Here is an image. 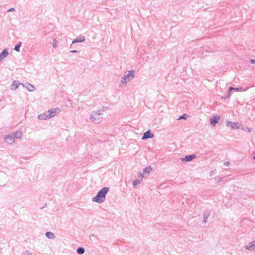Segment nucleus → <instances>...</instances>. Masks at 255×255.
Returning <instances> with one entry per match:
<instances>
[{"label": "nucleus", "instance_id": "nucleus-1", "mask_svg": "<svg viewBox=\"0 0 255 255\" xmlns=\"http://www.w3.org/2000/svg\"><path fill=\"white\" fill-rule=\"evenodd\" d=\"M59 112L60 109L59 108H53L39 115L38 119L40 120H46L55 116Z\"/></svg>", "mask_w": 255, "mask_h": 255}, {"label": "nucleus", "instance_id": "nucleus-2", "mask_svg": "<svg viewBox=\"0 0 255 255\" xmlns=\"http://www.w3.org/2000/svg\"><path fill=\"white\" fill-rule=\"evenodd\" d=\"M109 188L107 187L103 188L101 190H100L96 196L94 197L92 200L94 202L101 203L104 201L105 198L106 194H107Z\"/></svg>", "mask_w": 255, "mask_h": 255}, {"label": "nucleus", "instance_id": "nucleus-3", "mask_svg": "<svg viewBox=\"0 0 255 255\" xmlns=\"http://www.w3.org/2000/svg\"><path fill=\"white\" fill-rule=\"evenodd\" d=\"M134 77V73L132 71H129V73L126 75H125L121 80V83L123 84H126L130 80L132 79Z\"/></svg>", "mask_w": 255, "mask_h": 255}, {"label": "nucleus", "instance_id": "nucleus-4", "mask_svg": "<svg viewBox=\"0 0 255 255\" xmlns=\"http://www.w3.org/2000/svg\"><path fill=\"white\" fill-rule=\"evenodd\" d=\"M227 125L232 129H238L239 128L238 123H237L228 122Z\"/></svg>", "mask_w": 255, "mask_h": 255}, {"label": "nucleus", "instance_id": "nucleus-5", "mask_svg": "<svg viewBox=\"0 0 255 255\" xmlns=\"http://www.w3.org/2000/svg\"><path fill=\"white\" fill-rule=\"evenodd\" d=\"M154 137V135L150 131H148L144 133L143 136L142 138V140L147 139V138H151Z\"/></svg>", "mask_w": 255, "mask_h": 255}, {"label": "nucleus", "instance_id": "nucleus-6", "mask_svg": "<svg viewBox=\"0 0 255 255\" xmlns=\"http://www.w3.org/2000/svg\"><path fill=\"white\" fill-rule=\"evenodd\" d=\"M220 120V117L218 115L214 116L211 119L210 121V123L212 125L215 126L216 124H217Z\"/></svg>", "mask_w": 255, "mask_h": 255}, {"label": "nucleus", "instance_id": "nucleus-7", "mask_svg": "<svg viewBox=\"0 0 255 255\" xmlns=\"http://www.w3.org/2000/svg\"><path fill=\"white\" fill-rule=\"evenodd\" d=\"M8 54V53L6 49L4 50L0 54V61L2 60L4 58L6 57L7 56Z\"/></svg>", "mask_w": 255, "mask_h": 255}, {"label": "nucleus", "instance_id": "nucleus-8", "mask_svg": "<svg viewBox=\"0 0 255 255\" xmlns=\"http://www.w3.org/2000/svg\"><path fill=\"white\" fill-rule=\"evenodd\" d=\"M144 175H140L139 176V178L140 179V180H135L134 181H133V185L134 186H136L137 185V184H138L139 183H140V182L141 181L142 178L144 177Z\"/></svg>", "mask_w": 255, "mask_h": 255}, {"label": "nucleus", "instance_id": "nucleus-9", "mask_svg": "<svg viewBox=\"0 0 255 255\" xmlns=\"http://www.w3.org/2000/svg\"><path fill=\"white\" fill-rule=\"evenodd\" d=\"M195 157V155H189V156H186L185 158L184 159H182V160L183 161H190L192 159H193Z\"/></svg>", "mask_w": 255, "mask_h": 255}, {"label": "nucleus", "instance_id": "nucleus-10", "mask_svg": "<svg viewBox=\"0 0 255 255\" xmlns=\"http://www.w3.org/2000/svg\"><path fill=\"white\" fill-rule=\"evenodd\" d=\"M85 40V38L84 36H80L77 37L76 39H74L72 43H77V42H83Z\"/></svg>", "mask_w": 255, "mask_h": 255}, {"label": "nucleus", "instance_id": "nucleus-11", "mask_svg": "<svg viewBox=\"0 0 255 255\" xmlns=\"http://www.w3.org/2000/svg\"><path fill=\"white\" fill-rule=\"evenodd\" d=\"M18 83L17 81H14L11 85V89L13 90H16L18 87Z\"/></svg>", "mask_w": 255, "mask_h": 255}, {"label": "nucleus", "instance_id": "nucleus-12", "mask_svg": "<svg viewBox=\"0 0 255 255\" xmlns=\"http://www.w3.org/2000/svg\"><path fill=\"white\" fill-rule=\"evenodd\" d=\"M254 247H255V244L254 242H251L245 246V248L248 250L253 249Z\"/></svg>", "mask_w": 255, "mask_h": 255}, {"label": "nucleus", "instance_id": "nucleus-13", "mask_svg": "<svg viewBox=\"0 0 255 255\" xmlns=\"http://www.w3.org/2000/svg\"><path fill=\"white\" fill-rule=\"evenodd\" d=\"M152 169L151 167H148L146 168L143 171V174L144 175H147L152 171Z\"/></svg>", "mask_w": 255, "mask_h": 255}, {"label": "nucleus", "instance_id": "nucleus-14", "mask_svg": "<svg viewBox=\"0 0 255 255\" xmlns=\"http://www.w3.org/2000/svg\"><path fill=\"white\" fill-rule=\"evenodd\" d=\"M5 140L7 142L11 144L14 142V139L12 137L8 136L5 138Z\"/></svg>", "mask_w": 255, "mask_h": 255}, {"label": "nucleus", "instance_id": "nucleus-15", "mask_svg": "<svg viewBox=\"0 0 255 255\" xmlns=\"http://www.w3.org/2000/svg\"><path fill=\"white\" fill-rule=\"evenodd\" d=\"M99 114L94 113L91 115V119L92 120H95L99 118Z\"/></svg>", "mask_w": 255, "mask_h": 255}, {"label": "nucleus", "instance_id": "nucleus-16", "mask_svg": "<svg viewBox=\"0 0 255 255\" xmlns=\"http://www.w3.org/2000/svg\"><path fill=\"white\" fill-rule=\"evenodd\" d=\"M46 235V236L50 239H53L54 237V234L50 232H47Z\"/></svg>", "mask_w": 255, "mask_h": 255}, {"label": "nucleus", "instance_id": "nucleus-17", "mask_svg": "<svg viewBox=\"0 0 255 255\" xmlns=\"http://www.w3.org/2000/svg\"><path fill=\"white\" fill-rule=\"evenodd\" d=\"M77 252L78 254H82L84 253V249L82 248H79L77 249Z\"/></svg>", "mask_w": 255, "mask_h": 255}, {"label": "nucleus", "instance_id": "nucleus-18", "mask_svg": "<svg viewBox=\"0 0 255 255\" xmlns=\"http://www.w3.org/2000/svg\"><path fill=\"white\" fill-rule=\"evenodd\" d=\"M22 136V133L21 132H16L15 134V137L16 138H20Z\"/></svg>", "mask_w": 255, "mask_h": 255}, {"label": "nucleus", "instance_id": "nucleus-19", "mask_svg": "<svg viewBox=\"0 0 255 255\" xmlns=\"http://www.w3.org/2000/svg\"><path fill=\"white\" fill-rule=\"evenodd\" d=\"M28 89L29 91H32L34 90V87L33 86H32V85H30V84H29L28 85Z\"/></svg>", "mask_w": 255, "mask_h": 255}, {"label": "nucleus", "instance_id": "nucleus-20", "mask_svg": "<svg viewBox=\"0 0 255 255\" xmlns=\"http://www.w3.org/2000/svg\"><path fill=\"white\" fill-rule=\"evenodd\" d=\"M21 46V42L19 43V44L17 45H16L15 48H14V50L17 51H19V48Z\"/></svg>", "mask_w": 255, "mask_h": 255}, {"label": "nucleus", "instance_id": "nucleus-21", "mask_svg": "<svg viewBox=\"0 0 255 255\" xmlns=\"http://www.w3.org/2000/svg\"><path fill=\"white\" fill-rule=\"evenodd\" d=\"M186 118V114H184L183 115L181 116L178 118V120L180 119H185Z\"/></svg>", "mask_w": 255, "mask_h": 255}, {"label": "nucleus", "instance_id": "nucleus-22", "mask_svg": "<svg viewBox=\"0 0 255 255\" xmlns=\"http://www.w3.org/2000/svg\"><path fill=\"white\" fill-rule=\"evenodd\" d=\"M232 90H235L236 91H239V88H235L230 87V88H229V91H231Z\"/></svg>", "mask_w": 255, "mask_h": 255}, {"label": "nucleus", "instance_id": "nucleus-23", "mask_svg": "<svg viewBox=\"0 0 255 255\" xmlns=\"http://www.w3.org/2000/svg\"><path fill=\"white\" fill-rule=\"evenodd\" d=\"M53 45L54 48L56 47L57 45V40L55 39H53Z\"/></svg>", "mask_w": 255, "mask_h": 255}, {"label": "nucleus", "instance_id": "nucleus-24", "mask_svg": "<svg viewBox=\"0 0 255 255\" xmlns=\"http://www.w3.org/2000/svg\"><path fill=\"white\" fill-rule=\"evenodd\" d=\"M243 130L249 132L250 131V129L249 128H245V129H243Z\"/></svg>", "mask_w": 255, "mask_h": 255}, {"label": "nucleus", "instance_id": "nucleus-25", "mask_svg": "<svg viewBox=\"0 0 255 255\" xmlns=\"http://www.w3.org/2000/svg\"><path fill=\"white\" fill-rule=\"evenodd\" d=\"M14 10H15V9H14V8H11L10 9H9L8 11H14Z\"/></svg>", "mask_w": 255, "mask_h": 255}, {"label": "nucleus", "instance_id": "nucleus-26", "mask_svg": "<svg viewBox=\"0 0 255 255\" xmlns=\"http://www.w3.org/2000/svg\"><path fill=\"white\" fill-rule=\"evenodd\" d=\"M251 62H252V63H254V64H255V60H251Z\"/></svg>", "mask_w": 255, "mask_h": 255}, {"label": "nucleus", "instance_id": "nucleus-27", "mask_svg": "<svg viewBox=\"0 0 255 255\" xmlns=\"http://www.w3.org/2000/svg\"><path fill=\"white\" fill-rule=\"evenodd\" d=\"M229 162H226V163H225L224 164H225V165L227 166V165H229Z\"/></svg>", "mask_w": 255, "mask_h": 255}, {"label": "nucleus", "instance_id": "nucleus-28", "mask_svg": "<svg viewBox=\"0 0 255 255\" xmlns=\"http://www.w3.org/2000/svg\"><path fill=\"white\" fill-rule=\"evenodd\" d=\"M71 52H72V53H76V52H77V51L76 50H73V51H71Z\"/></svg>", "mask_w": 255, "mask_h": 255}, {"label": "nucleus", "instance_id": "nucleus-29", "mask_svg": "<svg viewBox=\"0 0 255 255\" xmlns=\"http://www.w3.org/2000/svg\"><path fill=\"white\" fill-rule=\"evenodd\" d=\"M254 159H255V155L254 156Z\"/></svg>", "mask_w": 255, "mask_h": 255}]
</instances>
